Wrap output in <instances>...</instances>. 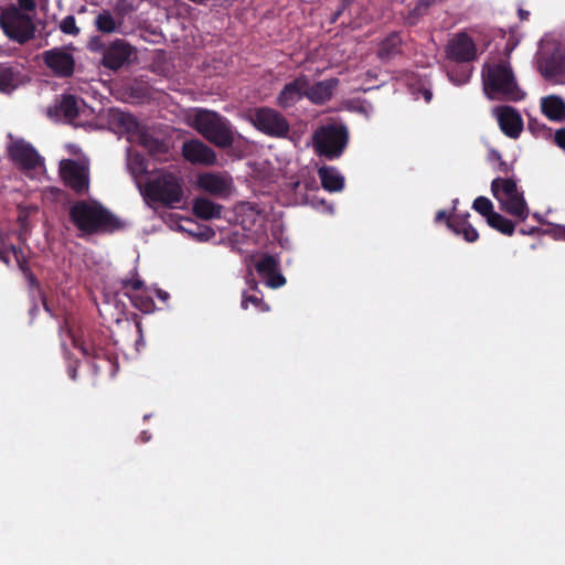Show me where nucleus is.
<instances>
[{
  "label": "nucleus",
  "mask_w": 565,
  "mask_h": 565,
  "mask_svg": "<svg viewBox=\"0 0 565 565\" xmlns=\"http://www.w3.org/2000/svg\"><path fill=\"white\" fill-rule=\"evenodd\" d=\"M72 224L81 232L79 237L111 234L126 227V222L96 201L79 200L68 210Z\"/></svg>",
  "instance_id": "1"
},
{
  "label": "nucleus",
  "mask_w": 565,
  "mask_h": 565,
  "mask_svg": "<svg viewBox=\"0 0 565 565\" xmlns=\"http://www.w3.org/2000/svg\"><path fill=\"white\" fill-rule=\"evenodd\" d=\"M482 81L483 90L490 99L520 102L525 97L509 62L484 64Z\"/></svg>",
  "instance_id": "2"
},
{
  "label": "nucleus",
  "mask_w": 565,
  "mask_h": 565,
  "mask_svg": "<svg viewBox=\"0 0 565 565\" xmlns=\"http://www.w3.org/2000/svg\"><path fill=\"white\" fill-rule=\"evenodd\" d=\"M145 195L164 207H177L184 201V180L181 174L161 171L145 184Z\"/></svg>",
  "instance_id": "3"
},
{
  "label": "nucleus",
  "mask_w": 565,
  "mask_h": 565,
  "mask_svg": "<svg viewBox=\"0 0 565 565\" xmlns=\"http://www.w3.org/2000/svg\"><path fill=\"white\" fill-rule=\"evenodd\" d=\"M193 127L202 137L218 148H228L234 143V131L230 120L216 111L198 110L193 118Z\"/></svg>",
  "instance_id": "4"
},
{
  "label": "nucleus",
  "mask_w": 565,
  "mask_h": 565,
  "mask_svg": "<svg viewBox=\"0 0 565 565\" xmlns=\"http://www.w3.org/2000/svg\"><path fill=\"white\" fill-rule=\"evenodd\" d=\"M491 192L502 211L522 222L527 218L530 209L524 199V192L519 189L513 178L498 177L493 179Z\"/></svg>",
  "instance_id": "5"
},
{
  "label": "nucleus",
  "mask_w": 565,
  "mask_h": 565,
  "mask_svg": "<svg viewBox=\"0 0 565 565\" xmlns=\"http://www.w3.org/2000/svg\"><path fill=\"white\" fill-rule=\"evenodd\" d=\"M535 61L537 72L545 81L565 85V47L558 42L542 41Z\"/></svg>",
  "instance_id": "6"
},
{
  "label": "nucleus",
  "mask_w": 565,
  "mask_h": 565,
  "mask_svg": "<svg viewBox=\"0 0 565 565\" xmlns=\"http://www.w3.org/2000/svg\"><path fill=\"white\" fill-rule=\"evenodd\" d=\"M349 143V130L343 124H328L313 134V147L320 157L328 160L339 159Z\"/></svg>",
  "instance_id": "7"
},
{
  "label": "nucleus",
  "mask_w": 565,
  "mask_h": 565,
  "mask_svg": "<svg viewBox=\"0 0 565 565\" xmlns=\"http://www.w3.org/2000/svg\"><path fill=\"white\" fill-rule=\"evenodd\" d=\"M0 26L4 34L18 42L24 44L34 36L35 26L29 14L23 13L18 7L10 6L2 9L0 14Z\"/></svg>",
  "instance_id": "8"
},
{
  "label": "nucleus",
  "mask_w": 565,
  "mask_h": 565,
  "mask_svg": "<svg viewBox=\"0 0 565 565\" xmlns=\"http://www.w3.org/2000/svg\"><path fill=\"white\" fill-rule=\"evenodd\" d=\"M250 120L257 130L273 138H285L290 130L286 117L269 107L256 108Z\"/></svg>",
  "instance_id": "9"
},
{
  "label": "nucleus",
  "mask_w": 565,
  "mask_h": 565,
  "mask_svg": "<svg viewBox=\"0 0 565 565\" xmlns=\"http://www.w3.org/2000/svg\"><path fill=\"white\" fill-rule=\"evenodd\" d=\"M90 50H103L102 65L111 71H118L130 58L134 47L125 40L117 39L109 45H104L100 38L94 36L89 42Z\"/></svg>",
  "instance_id": "10"
},
{
  "label": "nucleus",
  "mask_w": 565,
  "mask_h": 565,
  "mask_svg": "<svg viewBox=\"0 0 565 565\" xmlns=\"http://www.w3.org/2000/svg\"><path fill=\"white\" fill-rule=\"evenodd\" d=\"M75 348L79 349L84 356L90 359L93 371L96 375L108 372L115 375L118 369L117 358L114 353L96 345L94 341H79L74 339Z\"/></svg>",
  "instance_id": "11"
},
{
  "label": "nucleus",
  "mask_w": 565,
  "mask_h": 565,
  "mask_svg": "<svg viewBox=\"0 0 565 565\" xmlns=\"http://www.w3.org/2000/svg\"><path fill=\"white\" fill-rule=\"evenodd\" d=\"M478 55L477 44L466 31L455 33L445 46L446 58L458 64L471 63Z\"/></svg>",
  "instance_id": "12"
},
{
  "label": "nucleus",
  "mask_w": 565,
  "mask_h": 565,
  "mask_svg": "<svg viewBox=\"0 0 565 565\" xmlns=\"http://www.w3.org/2000/svg\"><path fill=\"white\" fill-rule=\"evenodd\" d=\"M60 175L72 191L78 195L86 194L89 190V169L84 163L64 159L60 163Z\"/></svg>",
  "instance_id": "13"
},
{
  "label": "nucleus",
  "mask_w": 565,
  "mask_h": 565,
  "mask_svg": "<svg viewBox=\"0 0 565 565\" xmlns=\"http://www.w3.org/2000/svg\"><path fill=\"white\" fill-rule=\"evenodd\" d=\"M43 62L57 77L66 78L74 73V56L62 47L43 52Z\"/></svg>",
  "instance_id": "14"
},
{
  "label": "nucleus",
  "mask_w": 565,
  "mask_h": 565,
  "mask_svg": "<svg viewBox=\"0 0 565 565\" xmlns=\"http://www.w3.org/2000/svg\"><path fill=\"white\" fill-rule=\"evenodd\" d=\"M8 154L21 170H34L43 163V159L36 149L23 140L10 145Z\"/></svg>",
  "instance_id": "15"
},
{
  "label": "nucleus",
  "mask_w": 565,
  "mask_h": 565,
  "mask_svg": "<svg viewBox=\"0 0 565 565\" xmlns=\"http://www.w3.org/2000/svg\"><path fill=\"white\" fill-rule=\"evenodd\" d=\"M182 156L192 164L213 166L217 160L215 151L199 139L184 141Z\"/></svg>",
  "instance_id": "16"
},
{
  "label": "nucleus",
  "mask_w": 565,
  "mask_h": 565,
  "mask_svg": "<svg viewBox=\"0 0 565 565\" xmlns=\"http://www.w3.org/2000/svg\"><path fill=\"white\" fill-rule=\"evenodd\" d=\"M308 87V76L301 74L292 82L287 83L276 97V105L282 109L294 107L298 102L306 97Z\"/></svg>",
  "instance_id": "17"
},
{
  "label": "nucleus",
  "mask_w": 565,
  "mask_h": 565,
  "mask_svg": "<svg viewBox=\"0 0 565 565\" xmlns=\"http://www.w3.org/2000/svg\"><path fill=\"white\" fill-rule=\"evenodd\" d=\"M501 131L509 138H518L523 130V120L518 110L511 106L494 109Z\"/></svg>",
  "instance_id": "18"
},
{
  "label": "nucleus",
  "mask_w": 565,
  "mask_h": 565,
  "mask_svg": "<svg viewBox=\"0 0 565 565\" xmlns=\"http://www.w3.org/2000/svg\"><path fill=\"white\" fill-rule=\"evenodd\" d=\"M232 178L214 172H204L198 178V186L204 192L217 196H226L232 189Z\"/></svg>",
  "instance_id": "19"
},
{
  "label": "nucleus",
  "mask_w": 565,
  "mask_h": 565,
  "mask_svg": "<svg viewBox=\"0 0 565 565\" xmlns=\"http://www.w3.org/2000/svg\"><path fill=\"white\" fill-rule=\"evenodd\" d=\"M338 85L339 79L335 77L317 82L313 85L310 84V79L308 78L306 98L315 105H323L332 98L333 92Z\"/></svg>",
  "instance_id": "20"
},
{
  "label": "nucleus",
  "mask_w": 565,
  "mask_h": 565,
  "mask_svg": "<svg viewBox=\"0 0 565 565\" xmlns=\"http://www.w3.org/2000/svg\"><path fill=\"white\" fill-rule=\"evenodd\" d=\"M470 214L451 213L450 217L447 218V227L456 235L462 236L468 243L478 241V231L469 223Z\"/></svg>",
  "instance_id": "21"
},
{
  "label": "nucleus",
  "mask_w": 565,
  "mask_h": 565,
  "mask_svg": "<svg viewBox=\"0 0 565 565\" xmlns=\"http://www.w3.org/2000/svg\"><path fill=\"white\" fill-rule=\"evenodd\" d=\"M22 83L21 66L18 63L0 64V93L10 94Z\"/></svg>",
  "instance_id": "22"
},
{
  "label": "nucleus",
  "mask_w": 565,
  "mask_h": 565,
  "mask_svg": "<svg viewBox=\"0 0 565 565\" xmlns=\"http://www.w3.org/2000/svg\"><path fill=\"white\" fill-rule=\"evenodd\" d=\"M402 45L403 39L401 32H391L380 42L377 57L382 61L391 60L402 54Z\"/></svg>",
  "instance_id": "23"
},
{
  "label": "nucleus",
  "mask_w": 565,
  "mask_h": 565,
  "mask_svg": "<svg viewBox=\"0 0 565 565\" xmlns=\"http://www.w3.org/2000/svg\"><path fill=\"white\" fill-rule=\"evenodd\" d=\"M318 175L322 188L329 192H339L344 188V178L334 167L322 166L318 169Z\"/></svg>",
  "instance_id": "24"
},
{
  "label": "nucleus",
  "mask_w": 565,
  "mask_h": 565,
  "mask_svg": "<svg viewBox=\"0 0 565 565\" xmlns=\"http://www.w3.org/2000/svg\"><path fill=\"white\" fill-rule=\"evenodd\" d=\"M542 113L551 120L565 121V102L562 97L551 95L541 103Z\"/></svg>",
  "instance_id": "25"
},
{
  "label": "nucleus",
  "mask_w": 565,
  "mask_h": 565,
  "mask_svg": "<svg viewBox=\"0 0 565 565\" xmlns=\"http://www.w3.org/2000/svg\"><path fill=\"white\" fill-rule=\"evenodd\" d=\"M291 188L296 194L301 193L302 189L306 190V194H305L306 203H310L313 206L322 205V206H326L327 210H331V206L327 205L326 200H323V199L318 200L317 194L319 192V188L317 186V182L315 179L305 180L303 182H301V181L292 182Z\"/></svg>",
  "instance_id": "26"
},
{
  "label": "nucleus",
  "mask_w": 565,
  "mask_h": 565,
  "mask_svg": "<svg viewBox=\"0 0 565 565\" xmlns=\"http://www.w3.org/2000/svg\"><path fill=\"white\" fill-rule=\"evenodd\" d=\"M193 213L202 220L220 218L222 214V205L207 198H196L193 201Z\"/></svg>",
  "instance_id": "27"
},
{
  "label": "nucleus",
  "mask_w": 565,
  "mask_h": 565,
  "mask_svg": "<svg viewBox=\"0 0 565 565\" xmlns=\"http://www.w3.org/2000/svg\"><path fill=\"white\" fill-rule=\"evenodd\" d=\"M139 145L145 148L150 156L158 157L168 153V143L147 131H141L138 136Z\"/></svg>",
  "instance_id": "28"
},
{
  "label": "nucleus",
  "mask_w": 565,
  "mask_h": 565,
  "mask_svg": "<svg viewBox=\"0 0 565 565\" xmlns=\"http://www.w3.org/2000/svg\"><path fill=\"white\" fill-rule=\"evenodd\" d=\"M84 104L83 99H78L74 95H62L56 109L67 120H73L79 115V107Z\"/></svg>",
  "instance_id": "29"
},
{
  "label": "nucleus",
  "mask_w": 565,
  "mask_h": 565,
  "mask_svg": "<svg viewBox=\"0 0 565 565\" xmlns=\"http://www.w3.org/2000/svg\"><path fill=\"white\" fill-rule=\"evenodd\" d=\"M96 30L104 34H110L117 31L121 25V21H116L108 10H102L94 19Z\"/></svg>",
  "instance_id": "30"
},
{
  "label": "nucleus",
  "mask_w": 565,
  "mask_h": 565,
  "mask_svg": "<svg viewBox=\"0 0 565 565\" xmlns=\"http://www.w3.org/2000/svg\"><path fill=\"white\" fill-rule=\"evenodd\" d=\"M486 221L491 228L503 235L511 236L515 231V224L495 211Z\"/></svg>",
  "instance_id": "31"
},
{
  "label": "nucleus",
  "mask_w": 565,
  "mask_h": 565,
  "mask_svg": "<svg viewBox=\"0 0 565 565\" xmlns=\"http://www.w3.org/2000/svg\"><path fill=\"white\" fill-rule=\"evenodd\" d=\"M249 305L254 306V308L259 312H268L270 310L269 305L264 301L263 297L249 295L247 291H243L241 307L246 310Z\"/></svg>",
  "instance_id": "32"
},
{
  "label": "nucleus",
  "mask_w": 565,
  "mask_h": 565,
  "mask_svg": "<svg viewBox=\"0 0 565 565\" xmlns=\"http://www.w3.org/2000/svg\"><path fill=\"white\" fill-rule=\"evenodd\" d=\"M279 263L273 255L263 256L255 265L256 271L260 277H265L268 274H274L276 269H278Z\"/></svg>",
  "instance_id": "33"
},
{
  "label": "nucleus",
  "mask_w": 565,
  "mask_h": 565,
  "mask_svg": "<svg viewBox=\"0 0 565 565\" xmlns=\"http://www.w3.org/2000/svg\"><path fill=\"white\" fill-rule=\"evenodd\" d=\"M428 10L416 2L415 7L409 9L407 14L404 17V24L407 26H414L427 14Z\"/></svg>",
  "instance_id": "34"
},
{
  "label": "nucleus",
  "mask_w": 565,
  "mask_h": 565,
  "mask_svg": "<svg viewBox=\"0 0 565 565\" xmlns=\"http://www.w3.org/2000/svg\"><path fill=\"white\" fill-rule=\"evenodd\" d=\"M472 209L486 217V220L494 212L493 204L487 196L476 198L472 203Z\"/></svg>",
  "instance_id": "35"
},
{
  "label": "nucleus",
  "mask_w": 565,
  "mask_h": 565,
  "mask_svg": "<svg viewBox=\"0 0 565 565\" xmlns=\"http://www.w3.org/2000/svg\"><path fill=\"white\" fill-rule=\"evenodd\" d=\"M60 30L64 34H68V35H77V34H79V28H77L75 18L73 15H66L61 21Z\"/></svg>",
  "instance_id": "36"
},
{
  "label": "nucleus",
  "mask_w": 565,
  "mask_h": 565,
  "mask_svg": "<svg viewBox=\"0 0 565 565\" xmlns=\"http://www.w3.org/2000/svg\"><path fill=\"white\" fill-rule=\"evenodd\" d=\"M135 307L145 312V313H150L153 311V308H154V302L153 300L148 297V296H137L135 297L134 299H131Z\"/></svg>",
  "instance_id": "37"
},
{
  "label": "nucleus",
  "mask_w": 565,
  "mask_h": 565,
  "mask_svg": "<svg viewBox=\"0 0 565 565\" xmlns=\"http://www.w3.org/2000/svg\"><path fill=\"white\" fill-rule=\"evenodd\" d=\"M9 249H10V253H12V255H13V257L15 259V263L18 265V268L20 269V271H23L24 268H29L30 267L28 258L24 255L22 248L17 247L13 244H10L9 245Z\"/></svg>",
  "instance_id": "38"
},
{
  "label": "nucleus",
  "mask_w": 565,
  "mask_h": 565,
  "mask_svg": "<svg viewBox=\"0 0 565 565\" xmlns=\"http://www.w3.org/2000/svg\"><path fill=\"white\" fill-rule=\"evenodd\" d=\"M266 279V285L273 289L282 287L286 284V278L279 271V268L274 271V274H268L264 277Z\"/></svg>",
  "instance_id": "39"
},
{
  "label": "nucleus",
  "mask_w": 565,
  "mask_h": 565,
  "mask_svg": "<svg viewBox=\"0 0 565 565\" xmlns=\"http://www.w3.org/2000/svg\"><path fill=\"white\" fill-rule=\"evenodd\" d=\"M121 290L126 296L128 295V290H140L143 287V281L139 278L136 279H121Z\"/></svg>",
  "instance_id": "40"
},
{
  "label": "nucleus",
  "mask_w": 565,
  "mask_h": 565,
  "mask_svg": "<svg viewBox=\"0 0 565 565\" xmlns=\"http://www.w3.org/2000/svg\"><path fill=\"white\" fill-rule=\"evenodd\" d=\"M21 273H22L24 279L26 280V282L29 285V289L30 290H38V291L41 292L40 281L36 278V276L33 274V271L31 270V267L24 268V270L21 271Z\"/></svg>",
  "instance_id": "41"
},
{
  "label": "nucleus",
  "mask_w": 565,
  "mask_h": 565,
  "mask_svg": "<svg viewBox=\"0 0 565 565\" xmlns=\"http://www.w3.org/2000/svg\"><path fill=\"white\" fill-rule=\"evenodd\" d=\"M491 156L498 161V171L508 175L512 171V166L502 159L499 151L492 150Z\"/></svg>",
  "instance_id": "42"
},
{
  "label": "nucleus",
  "mask_w": 565,
  "mask_h": 565,
  "mask_svg": "<svg viewBox=\"0 0 565 565\" xmlns=\"http://www.w3.org/2000/svg\"><path fill=\"white\" fill-rule=\"evenodd\" d=\"M119 124L124 126L127 130H131L132 128H137L138 126L136 118L130 114H121L119 117Z\"/></svg>",
  "instance_id": "43"
},
{
  "label": "nucleus",
  "mask_w": 565,
  "mask_h": 565,
  "mask_svg": "<svg viewBox=\"0 0 565 565\" xmlns=\"http://www.w3.org/2000/svg\"><path fill=\"white\" fill-rule=\"evenodd\" d=\"M527 128L529 130H531L533 134H539L541 131H547V127L544 125V124H541L536 119H532L530 118L529 119V122H527Z\"/></svg>",
  "instance_id": "44"
},
{
  "label": "nucleus",
  "mask_w": 565,
  "mask_h": 565,
  "mask_svg": "<svg viewBox=\"0 0 565 565\" xmlns=\"http://www.w3.org/2000/svg\"><path fill=\"white\" fill-rule=\"evenodd\" d=\"M554 142L558 148L565 150V128H559L555 131Z\"/></svg>",
  "instance_id": "45"
},
{
  "label": "nucleus",
  "mask_w": 565,
  "mask_h": 565,
  "mask_svg": "<svg viewBox=\"0 0 565 565\" xmlns=\"http://www.w3.org/2000/svg\"><path fill=\"white\" fill-rule=\"evenodd\" d=\"M550 233H551V235H552L555 239H562V241H565V226H564V225H554V226L550 230Z\"/></svg>",
  "instance_id": "46"
},
{
  "label": "nucleus",
  "mask_w": 565,
  "mask_h": 565,
  "mask_svg": "<svg viewBox=\"0 0 565 565\" xmlns=\"http://www.w3.org/2000/svg\"><path fill=\"white\" fill-rule=\"evenodd\" d=\"M246 284L248 285L249 290L256 291L260 294V290L258 289V284L256 279L254 278L253 271L248 270L247 277H246Z\"/></svg>",
  "instance_id": "47"
},
{
  "label": "nucleus",
  "mask_w": 565,
  "mask_h": 565,
  "mask_svg": "<svg viewBox=\"0 0 565 565\" xmlns=\"http://www.w3.org/2000/svg\"><path fill=\"white\" fill-rule=\"evenodd\" d=\"M19 9L25 10V11H33L36 7L34 0H18Z\"/></svg>",
  "instance_id": "48"
},
{
  "label": "nucleus",
  "mask_w": 565,
  "mask_h": 565,
  "mask_svg": "<svg viewBox=\"0 0 565 565\" xmlns=\"http://www.w3.org/2000/svg\"><path fill=\"white\" fill-rule=\"evenodd\" d=\"M77 366H78V362L75 361V362H71L68 365H67V374L68 376L75 381L77 379Z\"/></svg>",
  "instance_id": "49"
},
{
  "label": "nucleus",
  "mask_w": 565,
  "mask_h": 565,
  "mask_svg": "<svg viewBox=\"0 0 565 565\" xmlns=\"http://www.w3.org/2000/svg\"><path fill=\"white\" fill-rule=\"evenodd\" d=\"M520 234L522 235H530V236H535L537 235L540 232H541V228L536 227V226H532V227H521L519 230Z\"/></svg>",
  "instance_id": "50"
},
{
  "label": "nucleus",
  "mask_w": 565,
  "mask_h": 565,
  "mask_svg": "<svg viewBox=\"0 0 565 565\" xmlns=\"http://www.w3.org/2000/svg\"><path fill=\"white\" fill-rule=\"evenodd\" d=\"M9 252V245L6 247H0V262L4 263L7 266H10Z\"/></svg>",
  "instance_id": "51"
},
{
  "label": "nucleus",
  "mask_w": 565,
  "mask_h": 565,
  "mask_svg": "<svg viewBox=\"0 0 565 565\" xmlns=\"http://www.w3.org/2000/svg\"><path fill=\"white\" fill-rule=\"evenodd\" d=\"M450 217V214H447L446 211L440 210L436 213L435 222H441L445 221L447 223V218Z\"/></svg>",
  "instance_id": "52"
},
{
  "label": "nucleus",
  "mask_w": 565,
  "mask_h": 565,
  "mask_svg": "<svg viewBox=\"0 0 565 565\" xmlns=\"http://www.w3.org/2000/svg\"><path fill=\"white\" fill-rule=\"evenodd\" d=\"M439 1L440 0H417V2L427 10H429L430 7L435 6Z\"/></svg>",
  "instance_id": "53"
},
{
  "label": "nucleus",
  "mask_w": 565,
  "mask_h": 565,
  "mask_svg": "<svg viewBox=\"0 0 565 565\" xmlns=\"http://www.w3.org/2000/svg\"><path fill=\"white\" fill-rule=\"evenodd\" d=\"M345 9H342L341 6H339L338 10L333 13V17L331 19V22H335L339 17L344 12Z\"/></svg>",
  "instance_id": "54"
},
{
  "label": "nucleus",
  "mask_w": 565,
  "mask_h": 565,
  "mask_svg": "<svg viewBox=\"0 0 565 565\" xmlns=\"http://www.w3.org/2000/svg\"><path fill=\"white\" fill-rule=\"evenodd\" d=\"M518 13H519V17H520V19H521L522 21H525V20H527V19H529V15H530V12H529V11H526V10H524V9H519Z\"/></svg>",
  "instance_id": "55"
},
{
  "label": "nucleus",
  "mask_w": 565,
  "mask_h": 565,
  "mask_svg": "<svg viewBox=\"0 0 565 565\" xmlns=\"http://www.w3.org/2000/svg\"><path fill=\"white\" fill-rule=\"evenodd\" d=\"M25 235H26V225H25V223H23L22 226H21V230L19 232V239L20 241H25L26 239Z\"/></svg>",
  "instance_id": "56"
},
{
  "label": "nucleus",
  "mask_w": 565,
  "mask_h": 565,
  "mask_svg": "<svg viewBox=\"0 0 565 565\" xmlns=\"http://www.w3.org/2000/svg\"><path fill=\"white\" fill-rule=\"evenodd\" d=\"M339 6L347 10L354 2V0H339Z\"/></svg>",
  "instance_id": "57"
},
{
  "label": "nucleus",
  "mask_w": 565,
  "mask_h": 565,
  "mask_svg": "<svg viewBox=\"0 0 565 565\" xmlns=\"http://www.w3.org/2000/svg\"><path fill=\"white\" fill-rule=\"evenodd\" d=\"M157 296L163 301H166L169 298V294L164 290H158Z\"/></svg>",
  "instance_id": "58"
},
{
  "label": "nucleus",
  "mask_w": 565,
  "mask_h": 565,
  "mask_svg": "<svg viewBox=\"0 0 565 565\" xmlns=\"http://www.w3.org/2000/svg\"><path fill=\"white\" fill-rule=\"evenodd\" d=\"M424 97H425V100H426L427 103H429V102L431 100V98H433V94H431V92H429V90H425V93H424Z\"/></svg>",
  "instance_id": "59"
},
{
  "label": "nucleus",
  "mask_w": 565,
  "mask_h": 565,
  "mask_svg": "<svg viewBox=\"0 0 565 565\" xmlns=\"http://www.w3.org/2000/svg\"><path fill=\"white\" fill-rule=\"evenodd\" d=\"M42 301H43V307H44L45 311L50 312V308L47 306V302H46V299L44 296L42 297Z\"/></svg>",
  "instance_id": "60"
},
{
  "label": "nucleus",
  "mask_w": 565,
  "mask_h": 565,
  "mask_svg": "<svg viewBox=\"0 0 565 565\" xmlns=\"http://www.w3.org/2000/svg\"><path fill=\"white\" fill-rule=\"evenodd\" d=\"M136 327H137L138 332L141 334L142 333L141 322L140 321H136Z\"/></svg>",
  "instance_id": "61"
},
{
  "label": "nucleus",
  "mask_w": 565,
  "mask_h": 565,
  "mask_svg": "<svg viewBox=\"0 0 565 565\" xmlns=\"http://www.w3.org/2000/svg\"><path fill=\"white\" fill-rule=\"evenodd\" d=\"M490 42H491V40H490V39H489V40H487V41H484V43H483L484 49H487V47L489 46Z\"/></svg>",
  "instance_id": "62"
},
{
  "label": "nucleus",
  "mask_w": 565,
  "mask_h": 565,
  "mask_svg": "<svg viewBox=\"0 0 565 565\" xmlns=\"http://www.w3.org/2000/svg\"><path fill=\"white\" fill-rule=\"evenodd\" d=\"M515 45H516V43H513V44L509 47V50H510V51H511V50H513Z\"/></svg>",
  "instance_id": "63"
}]
</instances>
